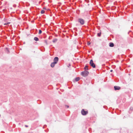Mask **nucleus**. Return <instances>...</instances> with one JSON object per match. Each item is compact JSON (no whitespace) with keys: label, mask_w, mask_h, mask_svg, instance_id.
<instances>
[{"label":"nucleus","mask_w":133,"mask_h":133,"mask_svg":"<svg viewBox=\"0 0 133 133\" xmlns=\"http://www.w3.org/2000/svg\"><path fill=\"white\" fill-rule=\"evenodd\" d=\"M89 72L87 70H85L81 72V75L84 77H86L89 74Z\"/></svg>","instance_id":"nucleus-1"},{"label":"nucleus","mask_w":133,"mask_h":133,"mask_svg":"<svg viewBox=\"0 0 133 133\" xmlns=\"http://www.w3.org/2000/svg\"><path fill=\"white\" fill-rule=\"evenodd\" d=\"M78 22L82 25H83L85 22L84 20L81 18H79L78 20Z\"/></svg>","instance_id":"nucleus-2"},{"label":"nucleus","mask_w":133,"mask_h":133,"mask_svg":"<svg viewBox=\"0 0 133 133\" xmlns=\"http://www.w3.org/2000/svg\"><path fill=\"white\" fill-rule=\"evenodd\" d=\"M90 65L93 68H95L96 67L94 63L92 60H90L89 63Z\"/></svg>","instance_id":"nucleus-3"},{"label":"nucleus","mask_w":133,"mask_h":133,"mask_svg":"<svg viewBox=\"0 0 133 133\" xmlns=\"http://www.w3.org/2000/svg\"><path fill=\"white\" fill-rule=\"evenodd\" d=\"M82 114L83 115H85L88 114V112L87 111H85L84 109H82L81 111Z\"/></svg>","instance_id":"nucleus-4"},{"label":"nucleus","mask_w":133,"mask_h":133,"mask_svg":"<svg viewBox=\"0 0 133 133\" xmlns=\"http://www.w3.org/2000/svg\"><path fill=\"white\" fill-rule=\"evenodd\" d=\"M58 61V58L57 57H55L54 59V62L55 63H57Z\"/></svg>","instance_id":"nucleus-5"},{"label":"nucleus","mask_w":133,"mask_h":133,"mask_svg":"<svg viewBox=\"0 0 133 133\" xmlns=\"http://www.w3.org/2000/svg\"><path fill=\"white\" fill-rule=\"evenodd\" d=\"M121 87L119 86H115L114 87V90H119L121 89Z\"/></svg>","instance_id":"nucleus-6"},{"label":"nucleus","mask_w":133,"mask_h":133,"mask_svg":"<svg viewBox=\"0 0 133 133\" xmlns=\"http://www.w3.org/2000/svg\"><path fill=\"white\" fill-rule=\"evenodd\" d=\"M80 79L79 77H77L75 79L73 80V81L74 82H77Z\"/></svg>","instance_id":"nucleus-7"},{"label":"nucleus","mask_w":133,"mask_h":133,"mask_svg":"<svg viewBox=\"0 0 133 133\" xmlns=\"http://www.w3.org/2000/svg\"><path fill=\"white\" fill-rule=\"evenodd\" d=\"M109 44V46L110 47H113L114 46V44L113 43L110 42Z\"/></svg>","instance_id":"nucleus-8"},{"label":"nucleus","mask_w":133,"mask_h":133,"mask_svg":"<svg viewBox=\"0 0 133 133\" xmlns=\"http://www.w3.org/2000/svg\"><path fill=\"white\" fill-rule=\"evenodd\" d=\"M55 64H56V63H55L54 62L52 63L51 64L50 66L51 67L53 68Z\"/></svg>","instance_id":"nucleus-9"},{"label":"nucleus","mask_w":133,"mask_h":133,"mask_svg":"<svg viewBox=\"0 0 133 133\" xmlns=\"http://www.w3.org/2000/svg\"><path fill=\"white\" fill-rule=\"evenodd\" d=\"M34 39L36 41H38L39 40L38 38L37 37H34Z\"/></svg>","instance_id":"nucleus-10"},{"label":"nucleus","mask_w":133,"mask_h":133,"mask_svg":"<svg viewBox=\"0 0 133 133\" xmlns=\"http://www.w3.org/2000/svg\"><path fill=\"white\" fill-rule=\"evenodd\" d=\"M57 41V39H54L53 40L52 42L54 43H56Z\"/></svg>","instance_id":"nucleus-11"},{"label":"nucleus","mask_w":133,"mask_h":133,"mask_svg":"<svg viewBox=\"0 0 133 133\" xmlns=\"http://www.w3.org/2000/svg\"><path fill=\"white\" fill-rule=\"evenodd\" d=\"M84 69L85 70H88V66L86 65L85 66V67L84 68Z\"/></svg>","instance_id":"nucleus-12"},{"label":"nucleus","mask_w":133,"mask_h":133,"mask_svg":"<svg viewBox=\"0 0 133 133\" xmlns=\"http://www.w3.org/2000/svg\"><path fill=\"white\" fill-rule=\"evenodd\" d=\"M101 32H100L99 33H98L97 34V36L98 37H100L101 35Z\"/></svg>","instance_id":"nucleus-13"},{"label":"nucleus","mask_w":133,"mask_h":133,"mask_svg":"<svg viewBox=\"0 0 133 133\" xmlns=\"http://www.w3.org/2000/svg\"><path fill=\"white\" fill-rule=\"evenodd\" d=\"M44 12H45V11L43 10H42L41 11V14H43L44 13Z\"/></svg>","instance_id":"nucleus-14"},{"label":"nucleus","mask_w":133,"mask_h":133,"mask_svg":"<svg viewBox=\"0 0 133 133\" xmlns=\"http://www.w3.org/2000/svg\"><path fill=\"white\" fill-rule=\"evenodd\" d=\"M42 32V31L41 30H39V31L38 34H41Z\"/></svg>","instance_id":"nucleus-15"},{"label":"nucleus","mask_w":133,"mask_h":133,"mask_svg":"<svg viewBox=\"0 0 133 133\" xmlns=\"http://www.w3.org/2000/svg\"><path fill=\"white\" fill-rule=\"evenodd\" d=\"M6 51L8 52H9V50L8 48H6Z\"/></svg>","instance_id":"nucleus-16"},{"label":"nucleus","mask_w":133,"mask_h":133,"mask_svg":"<svg viewBox=\"0 0 133 133\" xmlns=\"http://www.w3.org/2000/svg\"><path fill=\"white\" fill-rule=\"evenodd\" d=\"M85 2H87V3H88L89 2V0H85Z\"/></svg>","instance_id":"nucleus-17"},{"label":"nucleus","mask_w":133,"mask_h":133,"mask_svg":"<svg viewBox=\"0 0 133 133\" xmlns=\"http://www.w3.org/2000/svg\"><path fill=\"white\" fill-rule=\"evenodd\" d=\"M45 42L46 44H47V41H46L45 40Z\"/></svg>","instance_id":"nucleus-18"},{"label":"nucleus","mask_w":133,"mask_h":133,"mask_svg":"<svg viewBox=\"0 0 133 133\" xmlns=\"http://www.w3.org/2000/svg\"><path fill=\"white\" fill-rule=\"evenodd\" d=\"M8 24V23H7L4 24V25H7Z\"/></svg>","instance_id":"nucleus-19"},{"label":"nucleus","mask_w":133,"mask_h":133,"mask_svg":"<svg viewBox=\"0 0 133 133\" xmlns=\"http://www.w3.org/2000/svg\"><path fill=\"white\" fill-rule=\"evenodd\" d=\"M65 106L67 107V108H68L69 107L68 105H66Z\"/></svg>","instance_id":"nucleus-20"},{"label":"nucleus","mask_w":133,"mask_h":133,"mask_svg":"<svg viewBox=\"0 0 133 133\" xmlns=\"http://www.w3.org/2000/svg\"><path fill=\"white\" fill-rule=\"evenodd\" d=\"M25 126L26 127H28V125H25Z\"/></svg>","instance_id":"nucleus-21"},{"label":"nucleus","mask_w":133,"mask_h":133,"mask_svg":"<svg viewBox=\"0 0 133 133\" xmlns=\"http://www.w3.org/2000/svg\"><path fill=\"white\" fill-rule=\"evenodd\" d=\"M112 71H113V70H110V71L111 72H112Z\"/></svg>","instance_id":"nucleus-22"},{"label":"nucleus","mask_w":133,"mask_h":133,"mask_svg":"<svg viewBox=\"0 0 133 133\" xmlns=\"http://www.w3.org/2000/svg\"><path fill=\"white\" fill-rule=\"evenodd\" d=\"M43 9H46V8H43Z\"/></svg>","instance_id":"nucleus-23"},{"label":"nucleus","mask_w":133,"mask_h":133,"mask_svg":"<svg viewBox=\"0 0 133 133\" xmlns=\"http://www.w3.org/2000/svg\"><path fill=\"white\" fill-rule=\"evenodd\" d=\"M8 23V24L9 23H10V22H8V23Z\"/></svg>","instance_id":"nucleus-24"},{"label":"nucleus","mask_w":133,"mask_h":133,"mask_svg":"<svg viewBox=\"0 0 133 133\" xmlns=\"http://www.w3.org/2000/svg\"><path fill=\"white\" fill-rule=\"evenodd\" d=\"M90 44V43H89V44H88V45H89Z\"/></svg>","instance_id":"nucleus-25"},{"label":"nucleus","mask_w":133,"mask_h":133,"mask_svg":"<svg viewBox=\"0 0 133 133\" xmlns=\"http://www.w3.org/2000/svg\"><path fill=\"white\" fill-rule=\"evenodd\" d=\"M105 107V106H103V107H104V108H104Z\"/></svg>","instance_id":"nucleus-26"}]
</instances>
